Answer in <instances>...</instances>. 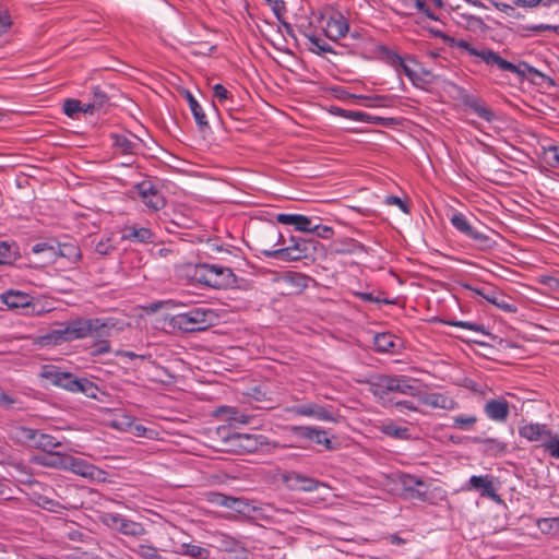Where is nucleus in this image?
Instances as JSON below:
<instances>
[{
	"label": "nucleus",
	"mask_w": 559,
	"mask_h": 559,
	"mask_svg": "<svg viewBox=\"0 0 559 559\" xmlns=\"http://www.w3.org/2000/svg\"><path fill=\"white\" fill-rule=\"evenodd\" d=\"M57 325L58 329H53L40 337L44 345H58L66 342L70 343L87 338L93 331L96 332V328L100 326L97 319H86L82 317L68 322L58 323Z\"/></svg>",
	"instance_id": "nucleus-1"
},
{
	"label": "nucleus",
	"mask_w": 559,
	"mask_h": 559,
	"mask_svg": "<svg viewBox=\"0 0 559 559\" xmlns=\"http://www.w3.org/2000/svg\"><path fill=\"white\" fill-rule=\"evenodd\" d=\"M40 378L49 381L50 384L62 388L71 393H83L91 399H97L99 388L87 378L75 377L71 372L62 371L56 366H44Z\"/></svg>",
	"instance_id": "nucleus-2"
},
{
	"label": "nucleus",
	"mask_w": 559,
	"mask_h": 559,
	"mask_svg": "<svg viewBox=\"0 0 559 559\" xmlns=\"http://www.w3.org/2000/svg\"><path fill=\"white\" fill-rule=\"evenodd\" d=\"M290 241L292 245L280 249H270L263 242H259V251L266 258L290 262L312 257L320 245L318 240L305 237H292Z\"/></svg>",
	"instance_id": "nucleus-3"
},
{
	"label": "nucleus",
	"mask_w": 559,
	"mask_h": 559,
	"mask_svg": "<svg viewBox=\"0 0 559 559\" xmlns=\"http://www.w3.org/2000/svg\"><path fill=\"white\" fill-rule=\"evenodd\" d=\"M213 311L211 309L193 308L187 312L178 313L171 318L175 328L185 332L205 330L211 325Z\"/></svg>",
	"instance_id": "nucleus-4"
},
{
	"label": "nucleus",
	"mask_w": 559,
	"mask_h": 559,
	"mask_svg": "<svg viewBox=\"0 0 559 559\" xmlns=\"http://www.w3.org/2000/svg\"><path fill=\"white\" fill-rule=\"evenodd\" d=\"M228 451L238 454L257 452L261 447L269 444L267 438L263 435L233 433L225 439Z\"/></svg>",
	"instance_id": "nucleus-5"
},
{
	"label": "nucleus",
	"mask_w": 559,
	"mask_h": 559,
	"mask_svg": "<svg viewBox=\"0 0 559 559\" xmlns=\"http://www.w3.org/2000/svg\"><path fill=\"white\" fill-rule=\"evenodd\" d=\"M98 320V324L100 326L96 328V332L93 331L88 337L94 340L92 345L91 355L94 357L107 354L111 352V346L109 343V337L111 336L112 330L116 328V321L111 318L100 319Z\"/></svg>",
	"instance_id": "nucleus-6"
},
{
	"label": "nucleus",
	"mask_w": 559,
	"mask_h": 559,
	"mask_svg": "<svg viewBox=\"0 0 559 559\" xmlns=\"http://www.w3.org/2000/svg\"><path fill=\"white\" fill-rule=\"evenodd\" d=\"M487 66H495L501 71L515 73L520 79H526L528 75L540 76L545 75L527 62L522 61L518 66L503 59L497 52L495 55H488Z\"/></svg>",
	"instance_id": "nucleus-7"
},
{
	"label": "nucleus",
	"mask_w": 559,
	"mask_h": 559,
	"mask_svg": "<svg viewBox=\"0 0 559 559\" xmlns=\"http://www.w3.org/2000/svg\"><path fill=\"white\" fill-rule=\"evenodd\" d=\"M466 288L506 312L514 313L518 310L516 306L510 302L509 297L504 296L492 286L481 285L474 287L466 285Z\"/></svg>",
	"instance_id": "nucleus-8"
},
{
	"label": "nucleus",
	"mask_w": 559,
	"mask_h": 559,
	"mask_svg": "<svg viewBox=\"0 0 559 559\" xmlns=\"http://www.w3.org/2000/svg\"><path fill=\"white\" fill-rule=\"evenodd\" d=\"M141 201L152 211L164 207L165 199L158 189L151 181H142L135 186Z\"/></svg>",
	"instance_id": "nucleus-9"
},
{
	"label": "nucleus",
	"mask_w": 559,
	"mask_h": 559,
	"mask_svg": "<svg viewBox=\"0 0 559 559\" xmlns=\"http://www.w3.org/2000/svg\"><path fill=\"white\" fill-rule=\"evenodd\" d=\"M384 57L386 62L393 67L397 72L402 71L416 87H421L425 81L415 72L405 60L395 51L384 48Z\"/></svg>",
	"instance_id": "nucleus-10"
},
{
	"label": "nucleus",
	"mask_w": 559,
	"mask_h": 559,
	"mask_svg": "<svg viewBox=\"0 0 559 559\" xmlns=\"http://www.w3.org/2000/svg\"><path fill=\"white\" fill-rule=\"evenodd\" d=\"M486 416L496 423H506L510 416V403L503 399H490L484 405Z\"/></svg>",
	"instance_id": "nucleus-11"
},
{
	"label": "nucleus",
	"mask_w": 559,
	"mask_h": 559,
	"mask_svg": "<svg viewBox=\"0 0 559 559\" xmlns=\"http://www.w3.org/2000/svg\"><path fill=\"white\" fill-rule=\"evenodd\" d=\"M452 225L466 237L473 239L479 245L487 246L489 242V237L484 233L476 230L467 221V218L462 213H456L451 217Z\"/></svg>",
	"instance_id": "nucleus-12"
},
{
	"label": "nucleus",
	"mask_w": 559,
	"mask_h": 559,
	"mask_svg": "<svg viewBox=\"0 0 559 559\" xmlns=\"http://www.w3.org/2000/svg\"><path fill=\"white\" fill-rule=\"evenodd\" d=\"M283 479L287 484L289 489L297 490V491H306V492L313 491L320 485L319 480L308 477V476L302 475L297 472L286 473L283 476Z\"/></svg>",
	"instance_id": "nucleus-13"
},
{
	"label": "nucleus",
	"mask_w": 559,
	"mask_h": 559,
	"mask_svg": "<svg viewBox=\"0 0 559 559\" xmlns=\"http://www.w3.org/2000/svg\"><path fill=\"white\" fill-rule=\"evenodd\" d=\"M2 301L10 309H25L26 313H34V306L32 305V297L28 294L17 292V290H8L1 295Z\"/></svg>",
	"instance_id": "nucleus-14"
},
{
	"label": "nucleus",
	"mask_w": 559,
	"mask_h": 559,
	"mask_svg": "<svg viewBox=\"0 0 559 559\" xmlns=\"http://www.w3.org/2000/svg\"><path fill=\"white\" fill-rule=\"evenodd\" d=\"M334 112L341 117L348 118L352 120L369 122V123L384 126V127H390L395 123L394 118L370 116L364 111H354V110H346V109H342V108H335Z\"/></svg>",
	"instance_id": "nucleus-15"
},
{
	"label": "nucleus",
	"mask_w": 559,
	"mask_h": 559,
	"mask_svg": "<svg viewBox=\"0 0 559 559\" xmlns=\"http://www.w3.org/2000/svg\"><path fill=\"white\" fill-rule=\"evenodd\" d=\"M392 391L413 397L420 396L423 393L420 382L405 376H393Z\"/></svg>",
	"instance_id": "nucleus-16"
},
{
	"label": "nucleus",
	"mask_w": 559,
	"mask_h": 559,
	"mask_svg": "<svg viewBox=\"0 0 559 559\" xmlns=\"http://www.w3.org/2000/svg\"><path fill=\"white\" fill-rule=\"evenodd\" d=\"M207 500L216 506L231 509L238 513L245 512V510L248 508V503L243 499L226 496L216 491L209 492Z\"/></svg>",
	"instance_id": "nucleus-17"
},
{
	"label": "nucleus",
	"mask_w": 559,
	"mask_h": 559,
	"mask_svg": "<svg viewBox=\"0 0 559 559\" xmlns=\"http://www.w3.org/2000/svg\"><path fill=\"white\" fill-rule=\"evenodd\" d=\"M289 412L297 416L314 417L320 420H334L331 411L314 403L295 405L289 409Z\"/></svg>",
	"instance_id": "nucleus-18"
},
{
	"label": "nucleus",
	"mask_w": 559,
	"mask_h": 559,
	"mask_svg": "<svg viewBox=\"0 0 559 559\" xmlns=\"http://www.w3.org/2000/svg\"><path fill=\"white\" fill-rule=\"evenodd\" d=\"M154 233L146 227H139L136 225L124 226L121 231V240L134 241L140 243L154 242Z\"/></svg>",
	"instance_id": "nucleus-19"
},
{
	"label": "nucleus",
	"mask_w": 559,
	"mask_h": 559,
	"mask_svg": "<svg viewBox=\"0 0 559 559\" xmlns=\"http://www.w3.org/2000/svg\"><path fill=\"white\" fill-rule=\"evenodd\" d=\"M213 288L228 289L237 286V276L231 269L214 264Z\"/></svg>",
	"instance_id": "nucleus-20"
},
{
	"label": "nucleus",
	"mask_w": 559,
	"mask_h": 559,
	"mask_svg": "<svg viewBox=\"0 0 559 559\" xmlns=\"http://www.w3.org/2000/svg\"><path fill=\"white\" fill-rule=\"evenodd\" d=\"M469 485L473 489L479 491L481 497H488L496 502H501V498L496 492V488L490 476H472L469 478Z\"/></svg>",
	"instance_id": "nucleus-21"
},
{
	"label": "nucleus",
	"mask_w": 559,
	"mask_h": 559,
	"mask_svg": "<svg viewBox=\"0 0 559 559\" xmlns=\"http://www.w3.org/2000/svg\"><path fill=\"white\" fill-rule=\"evenodd\" d=\"M519 435L530 442L540 441L544 437H551V430L544 424H526L519 428Z\"/></svg>",
	"instance_id": "nucleus-22"
},
{
	"label": "nucleus",
	"mask_w": 559,
	"mask_h": 559,
	"mask_svg": "<svg viewBox=\"0 0 559 559\" xmlns=\"http://www.w3.org/2000/svg\"><path fill=\"white\" fill-rule=\"evenodd\" d=\"M348 29L349 26L346 19L338 14L337 16L329 19L324 32L330 39L337 40L338 38L344 37Z\"/></svg>",
	"instance_id": "nucleus-23"
},
{
	"label": "nucleus",
	"mask_w": 559,
	"mask_h": 559,
	"mask_svg": "<svg viewBox=\"0 0 559 559\" xmlns=\"http://www.w3.org/2000/svg\"><path fill=\"white\" fill-rule=\"evenodd\" d=\"M463 103L479 118L487 122H491L496 118L495 112L486 105V103L476 96L468 95L464 98Z\"/></svg>",
	"instance_id": "nucleus-24"
},
{
	"label": "nucleus",
	"mask_w": 559,
	"mask_h": 559,
	"mask_svg": "<svg viewBox=\"0 0 559 559\" xmlns=\"http://www.w3.org/2000/svg\"><path fill=\"white\" fill-rule=\"evenodd\" d=\"M216 416H221L224 420L228 421L229 425H246L251 420V416L240 412L236 407L221 406L215 412Z\"/></svg>",
	"instance_id": "nucleus-25"
},
{
	"label": "nucleus",
	"mask_w": 559,
	"mask_h": 559,
	"mask_svg": "<svg viewBox=\"0 0 559 559\" xmlns=\"http://www.w3.org/2000/svg\"><path fill=\"white\" fill-rule=\"evenodd\" d=\"M419 397L423 404L433 408L452 411L457 407V403L453 399L442 393H429L420 395Z\"/></svg>",
	"instance_id": "nucleus-26"
},
{
	"label": "nucleus",
	"mask_w": 559,
	"mask_h": 559,
	"mask_svg": "<svg viewBox=\"0 0 559 559\" xmlns=\"http://www.w3.org/2000/svg\"><path fill=\"white\" fill-rule=\"evenodd\" d=\"M278 223L284 225H292L296 230L308 233L310 230V225L312 219L308 216L301 214H286L281 213L276 216Z\"/></svg>",
	"instance_id": "nucleus-27"
},
{
	"label": "nucleus",
	"mask_w": 559,
	"mask_h": 559,
	"mask_svg": "<svg viewBox=\"0 0 559 559\" xmlns=\"http://www.w3.org/2000/svg\"><path fill=\"white\" fill-rule=\"evenodd\" d=\"M370 392L380 399H383L386 394L393 392V377L380 374L372 377L369 381Z\"/></svg>",
	"instance_id": "nucleus-28"
},
{
	"label": "nucleus",
	"mask_w": 559,
	"mask_h": 559,
	"mask_svg": "<svg viewBox=\"0 0 559 559\" xmlns=\"http://www.w3.org/2000/svg\"><path fill=\"white\" fill-rule=\"evenodd\" d=\"M114 146L124 155H135L140 148L141 140L133 135L135 141L124 134H111Z\"/></svg>",
	"instance_id": "nucleus-29"
},
{
	"label": "nucleus",
	"mask_w": 559,
	"mask_h": 559,
	"mask_svg": "<svg viewBox=\"0 0 559 559\" xmlns=\"http://www.w3.org/2000/svg\"><path fill=\"white\" fill-rule=\"evenodd\" d=\"M294 430L299 436L314 441L317 444H322L325 449L331 450L332 441L328 438V433L324 430L311 428V427H294Z\"/></svg>",
	"instance_id": "nucleus-30"
},
{
	"label": "nucleus",
	"mask_w": 559,
	"mask_h": 559,
	"mask_svg": "<svg viewBox=\"0 0 559 559\" xmlns=\"http://www.w3.org/2000/svg\"><path fill=\"white\" fill-rule=\"evenodd\" d=\"M186 99L189 104L190 110L195 119V122L201 131L209 128V122L206 119V115L202 108V106L198 103L194 96L189 91H185Z\"/></svg>",
	"instance_id": "nucleus-31"
},
{
	"label": "nucleus",
	"mask_w": 559,
	"mask_h": 559,
	"mask_svg": "<svg viewBox=\"0 0 559 559\" xmlns=\"http://www.w3.org/2000/svg\"><path fill=\"white\" fill-rule=\"evenodd\" d=\"M448 44L451 47H457V48L465 50L471 56L480 58L486 64H487V58H489L488 55H495V52H496L490 49L477 50L468 41L463 40V39L457 40L453 37H451V39H449Z\"/></svg>",
	"instance_id": "nucleus-32"
},
{
	"label": "nucleus",
	"mask_w": 559,
	"mask_h": 559,
	"mask_svg": "<svg viewBox=\"0 0 559 559\" xmlns=\"http://www.w3.org/2000/svg\"><path fill=\"white\" fill-rule=\"evenodd\" d=\"M373 345L379 353H393L396 346V338L391 333H379L374 336Z\"/></svg>",
	"instance_id": "nucleus-33"
},
{
	"label": "nucleus",
	"mask_w": 559,
	"mask_h": 559,
	"mask_svg": "<svg viewBox=\"0 0 559 559\" xmlns=\"http://www.w3.org/2000/svg\"><path fill=\"white\" fill-rule=\"evenodd\" d=\"M213 273L214 264L202 263L195 266L193 276L199 283L213 288Z\"/></svg>",
	"instance_id": "nucleus-34"
},
{
	"label": "nucleus",
	"mask_w": 559,
	"mask_h": 559,
	"mask_svg": "<svg viewBox=\"0 0 559 559\" xmlns=\"http://www.w3.org/2000/svg\"><path fill=\"white\" fill-rule=\"evenodd\" d=\"M38 430L24 427V426H16L13 428V436L14 438L22 444L33 447Z\"/></svg>",
	"instance_id": "nucleus-35"
},
{
	"label": "nucleus",
	"mask_w": 559,
	"mask_h": 559,
	"mask_svg": "<svg viewBox=\"0 0 559 559\" xmlns=\"http://www.w3.org/2000/svg\"><path fill=\"white\" fill-rule=\"evenodd\" d=\"M182 556H189L193 559H209L210 550L198 545L183 543L180 549L176 551Z\"/></svg>",
	"instance_id": "nucleus-36"
},
{
	"label": "nucleus",
	"mask_w": 559,
	"mask_h": 559,
	"mask_svg": "<svg viewBox=\"0 0 559 559\" xmlns=\"http://www.w3.org/2000/svg\"><path fill=\"white\" fill-rule=\"evenodd\" d=\"M61 447V442L58 441L53 436L37 432L35 442L33 444V448L43 450L47 453H50L52 449Z\"/></svg>",
	"instance_id": "nucleus-37"
},
{
	"label": "nucleus",
	"mask_w": 559,
	"mask_h": 559,
	"mask_svg": "<svg viewBox=\"0 0 559 559\" xmlns=\"http://www.w3.org/2000/svg\"><path fill=\"white\" fill-rule=\"evenodd\" d=\"M119 532L123 535L132 537H139L146 533L143 524L126 518H123L122 522L120 523Z\"/></svg>",
	"instance_id": "nucleus-38"
},
{
	"label": "nucleus",
	"mask_w": 559,
	"mask_h": 559,
	"mask_svg": "<svg viewBox=\"0 0 559 559\" xmlns=\"http://www.w3.org/2000/svg\"><path fill=\"white\" fill-rule=\"evenodd\" d=\"M17 257L19 251L14 242L0 241V265L11 264Z\"/></svg>",
	"instance_id": "nucleus-39"
},
{
	"label": "nucleus",
	"mask_w": 559,
	"mask_h": 559,
	"mask_svg": "<svg viewBox=\"0 0 559 559\" xmlns=\"http://www.w3.org/2000/svg\"><path fill=\"white\" fill-rule=\"evenodd\" d=\"M57 249L60 257L67 258L71 262H76L82 257L80 247L74 242L58 243Z\"/></svg>",
	"instance_id": "nucleus-40"
},
{
	"label": "nucleus",
	"mask_w": 559,
	"mask_h": 559,
	"mask_svg": "<svg viewBox=\"0 0 559 559\" xmlns=\"http://www.w3.org/2000/svg\"><path fill=\"white\" fill-rule=\"evenodd\" d=\"M381 431L384 435L399 440H406L411 437L409 429L407 427L396 426L393 423L383 425L381 427Z\"/></svg>",
	"instance_id": "nucleus-41"
},
{
	"label": "nucleus",
	"mask_w": 559,
	"mask_h": 559,
	"mask_svg": "<svg viewBox=\"0 0 559 559\" xmlns=\"http://www.w3.org/2000/svg\"><path fill=\"white\" fill-rule=\"evenodd\" d=\"M399 483L401 484L405 493L409 492L413 490V488L416 487H426V483L423 478L407 473H402L399 476Z\"/></svg>",
	"instance_id": "nucleus-42"
},
{
	"label": "nucleus",
	"mask_w": 559,
	"mask_h": 559,
	"mask_svg": "<svg viewBox=\"0 0 559 559\" xmlns=\"http://www.w3.org/2000/svg\"><path fill=\"white\" fill-rule=\"evenodd\" d=\"M474 442L485 445V451L493 454L503 453L507 450V444L495 438H474Z\"/></svg>",
	"instance_id": "nucleus-43"
},
{
	"label": "nucleus",
	"mask_w": 559,
	"mask_h": 559,
	"mask_svg": "<svg viewBox=\"0 0 559 559\" xmlns=\"http://www.w3.org/2000/svg\"><path fill=\"white\" fill-rule=\"evenodd\" d=\"M478 421V418L475 415H457L452 417V428H456L460 430L468 431L471 430L475 424Z\"/></svg>",
	"instance_id": "nucleus-44"
},
{
	"label": "nucleus",
	"mask_w": 559,
	"mask_h": 559,
	"mask_svg": "<svg viewBox=\"0 0 559 559\" xmlns=\"http://www.w3.org/2000/svg\"><path fill=\"white\" fill-rule=\"evenodd\" d=\"M305 36L308 38V40L311 44V47L309 48V50L311 52H314L317 55H322L325 52H334L332 47L323 39L316 37L314 35L305 34Z\"/></svg>",
	"instance_id": "nucleus-45"
},
{
	"label": "nucleus",
	"mask_w": 559,
	"mask_h": 559,
	"mask_svg": "<svg viewBox=\"0 0 559 559\" xmlns=\"http://www.w3.org/2000/svg\"><path fill=\"white\" fill-rule=\"evenodd\" d=\"M544 160L554 168H559V144L544 147Z\"/></svg>",
	"instance_id": "nucleus-46"
},
{
	"label": "nucleus",
	"mask_w": 559,
	"mask_h": 559,
	"mask_svg": "<svg viewBox=\"0 0 559 559\" xmlns=\"http://www.w3.org/2000/svg\"><path fill=\"white\" fill-rule=\"evenodd\" d=\"M222 549L227 552H245L241 542L228 536L223 537Z\"/></svg>",
	"instance_id": "nucleus-47"
},
{
	"label": "nucleus",
	"mask_w": 559,
	"mask_h": 559,
	"mask_svg": "<svg viewBox=\"0 0 559 559\" xmlns=\"http://www.w3.org/2000/svg\"><path fill=\"white\" fill-rule=\"evenodd\" d=\"M117 249L116 243L111 237L102 239L95 246V251L100 255H108Z\"/></svg>",
	"instance_id": "nucleus-48"
},
{
	"label": "nucleus",
	"mask_w": 559,
	"mask_h": 559,
	"mask_svg": "<svg viewBox=\"0 0 559 559\" xmlns=\"http://www.w3.org/2000/svg\"><path fill=\"white\" fill-rule=\"evenodd\" d=\"M548 440L543 443L544 449L550 454L554 459H559V436L552 435L551 437H547Z\"/></svg>",
	"instance_id": "nucleus-49"
},
{
	"label": "nucleus",
	"mask_w": 559,
	"mask_h": 559,
	"mask_svg": "<svg viewBox=\"0 0 559 559\" xmlns=\"http://www.w3.org/2000/svg\"><path fill=\"white\" fill-rule=\"evenodd\" d=\"M308 233L314 234L316 236L323 239H330L334 235V230L332 227L313 224V222L311 223L310 230Z\"/></svg>",
	"instance_id": "nucleus-50"
},
{
	"label": "nucleus",
	"mask_w": 559,
	"mask_h": 559,
	"mask_svg": "<svg viewBox=\"0 0 559 559\" xmlns=\"http://www.w3.org/2000/svg\"><path fill=\"white\" fill-rule=\"evenodd\" d=\"M92 94L93 98L91 102L97 107L98 110L108 103L106 93L99 86H94L92 88Z\"/></svg>",
	"instance_id": "nucleus-51"
},
{
	"label": "nucleus",
	"mask_w": 559,
	"mask_h": 559,
	"mask_svg": "<svg viewBox=\"0 0 559 559\" xmlns=\"http://www.w3.org/2000/svg\"><path fill=\"white\" fill-rule=\"evenodd\" d=\"M122 519L123 516L117 513H105L102 516V522L108 527L119 531Z\"/></svg>",
	"instance_id": "nucleus-52"
},
{
	"label": "nucleus",
	"mask_w": 559,
	"mask_h": 559,
	"mask_svg": "<svg viewBox=\"0 0 559 559\" xmlns=\"http://www.w3.org/2000/svg\"><path fill=\"white\" fill-rule=\"evenodd\" d=\"M134 551L142 559H162V557L157 555L156 549L152 546L140 545Z\"/></svg>",
	"instance_id": "nucleus-53"
},
{
	"label": "nucleus",
	"mask_w": 559,
	"mask_h": 559,
	"mask_svg": "<svg viewBox=\"0 0 559 559\" xmlns=\"http://www.w3.org/2000/svg\"><path fill=\"white\" fill-rule=\"evenodd\" d=\"M63 111L67 116L73 117L81 112V100L69 98L63 104Z\"/></svg>",
	"instance_id": "nucleus-54"
},
{
	"label": "nucleus",
	"mask_w": 559,
	"mask_h": 559,
	"mask_svg": "<svg viewBox=\"0 0 559 559\" xmlns=\"http://www.w3.org/2000/svg\"><path fill=\"white\" fill-rule=\"evenodd\" d=\"M41 463L44 465L53 466V467L67 466V457L60 456L59 454H51V452H50L49 455L44 457Z\"/></svg>",
	"instance_id": "nucleus-55"
},
{
	"label": "nucleus",
	"mask_w": 559,
	"mask_h": 559,
	"mask_svg": "<svg viewBox=\"0 0 559 559\" xmlns=\"http://www.w3.org/2000/svg\"><path fill=\"white\" fill-rule=\"evenodd\" d=\"M361 300L368 301V302H374V304H384V305H391L394 304L393 300H390L388 298H381L380 296H374L372 293H357L356 294Z\"/></svg>",
	"instance_id": "nucleus-56"
},
{
	"label": "nucleus",
	"mask_w": 559,
	"mask_h": 559,
	"mask_svg": "<svg viewBox=\"0 0 559 559\" xmlns=\"http://www.w3.org/2000/svg\"><path fill=\"white\" fill-rule=\"evenodd\" d=\"M448 324L486 334L485 328L481 324H476L468 321H450Z\"/></svg>",
	"instance_id": "nucleus-57"
},
{
	"label": "nucleus",
	"mask_w": 559,
	"mask_h": 559,
	"mask_svg": "<svg viewBox=\"0 0 559 559\" xmlns=\"http://www.w3.org/2000/svg\"><path fill=\"white\" fill-rule=\"evenodd\" d=\"M265 236L274 242V246L285 245L284 236L277 230L276 227L272 226L265 230Z\"/></svg>",
	"instance_id": "nucleus-58"
},
{
	"label": "nucleus",
	"mask_w": 559,
	"mask_h": 559,
	"mask_svg": "<svg viewBox=\"0 0 559 559\" xmlns=\"http://www.w3.org/2000/svg\"><path fill=\"white\" fill-rule=\"evenodd\" d=\"M68 461H70V467L74 473L80 474L82 476H85L87 474L86 468H88V466L84 464L81 460L74 457H67V462Z\"/></svg>",
	"instance_id": "nucleus-59"
},
{
	"label": "nucleus",
	"mask_w": 559,
	"mask_h": 559,
	"mask_svg": "<svg viewBox=\"0 0 559 559\" xmlns=\"http://www.w3.org/2000/svg\"><path fill=\"white\" fill-rule=\"evenodd\" d=\"M385 203L389 205H397L404 213L409 212L408 205L403 200H401L399 197L388 195L385 198Z\"/></svg>",
	"instance_id": "nucleus-60"
},
{
	"label": "nucleus",
	"mask_w": 559,
	"mask_h": 559,
	"mask_svg": "<svg viewBox=\"0 0 559 559\" xmlns=\"http://www.w3.org/2000/svg\"><path fill=\"white\" fill-rule=\"evenodd\" d=\"M420 487L413 488L409 492L406 493V497L409 499H417L419 501L426 502L428 501V495L426 490L419 489Z\"/></svg>",
	"instance_id": "nucleus-61"
},
{
	"label": "nucleus",
	"mask_w": 559,
	"mask_h": 559,
	"mask_svg": "<svg viewBox=\"0 0 559 559\" xmlns=\"http://www.w3.org/2000/svg\"><path fill=\"white\" fill-rule=\"evenodd\" d=\"M214 96L222 103L228 99L229 92L222 84H216L213 86Z\"/></svg>",
	"instance_id": "nucleus-62"
},
{
	"label": "nucleus",
	"mask_w": 559,
	"mask_h": 559,
	"mask_svg": "<svg viewBox=\"0 0 559 559\" xmlns=\"http://www.w3.org/2000/svg\"><path fill=\"white\" fill-rule=\"evenodd\" d=\"M391 97L390 96H385V95H374V96H371V99L370 102H372V104H368V106H383V107H386L390 105L391 103Z\"/></svg>",
	"instance_id": "nucleus-63"
},
{
	"label": "nucleus",
	"mask_w": 559,
	"mask_h": 559,
	"mask_svg": "<svg viewBox=\"0 0 559 559\" xmlns=\"http://www.w3.org/2000/svg\"><path fill=\"white\" fill-rule=\"evenodd\" d=\"M11 24L12 22L7 11H0V35L5 33Z\"/></svg>",
	"instance_id": "nucleus-64"
}]
</instances>
